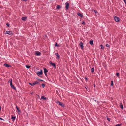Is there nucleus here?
I'll use <instances>...</instances> for the list:
<instances>
[{"label":"nucleus","mask_w":126,"mask_h":126,"mask_svg":"<svg viewBox=\"0 0 126 126\" xmlns=\"http://www.w3.org/2000/svg\"><path fill=\"white\" fill-rule=\"evenodd\" d=\"M60 8H61V6H60L59 5H58L57 6L56 8L57 9H59Z\"/></svg>","instance_id":"obj_22"},{"label":"nucleus","mask_w":126,"mask_h":126,"mask_svg":"<svg viewBox=\"0 0 126 126\" xmlns=\"http://www.w3.org/2000/svg\"><path fill=\"white\" fill-rule=\"evenodd\" d=\"M7 26H8L9 27V24L8 23H7L6 24Z\"/></svg>","instance_id":"obj_37"},{"label":"nucleus","mask_w":126,"mask_h":126,"mask_svg":"<svg viewBox=\"0 0 126 126\" xmlns=\"http://www.w3.org/2000/svg\"><path fill=\"white\" fill-rule=\"evenodd\" d=\"M123 1H124L125 3L126 4V0H123Z\"/></svg>","instance_id":"obj_39"},{"label":"nucleus","mask_w":126,"mask_h":126,"mask_svg":"<svg viewBox=\"0 0 126 126\" xmlns=\"http://www.w3.org/2000/svg\"><path fill=\"white\" fill-rule=\"evenodd\" d=\"M16 108L17 110H18V112H20V110L19 109V108L17 107V105H16Z\"/></svg>","instance_id":"obj_16"},{"label":"nucleus","mask_w":126,"mask_h":126,"mask_svg":"<svg viewBox=\"0 0 126 126\" xmlns=\"http://www.w3.org/2000/svg\"><path fill=\"white\" fill-rule=\"evenodd\" d=\"M10 85L11 88L14 90L16 89V88L14 85H13L12 83V79H11V80L10 82Z\"/></svg>","instance_id":"obj_2"},{"label":"nucleus","mask_w":126,"mask_h":126,"mask_svg":"<svg viewBox=\"0 0 126 126\" xmlns=\"http://www.w3.org/2000/svg\"><path fill=\"white\" fill-rule=\"evenodd\" d=\"M1 110V107L0 106V110Z\"/></svg>","instance_id":"obj_45"},{"label":"nucleus","mask_w":126,"mask_h":126,"mask_svg":"<svg viewBox=\"0 0 126 126\" xmlns=\"http://www.w3.org/2000/svg\"><path fill=\"white\" fill-rule=\"evenodd\" d=\"M77 15L79 16H80L81 17H82L83 15L82 14L80 13L79 12H78L77 13Z\"/></svg>","instance_id":"obj_8"},{"label":"nucleus","mask_w":126,"mask_h":126,"mask_svg":"<svg viewBox=\"0 0 126 126\" xmlns=\"http://www.w3.org/2000/svg\"><path fill=\"white\" fill-rule=\"evenodd\" d=\"M42 85V86L43 87V88H44V87L45 86V84H42V85Z\"/></svg>","instance_id":"obj_32"},{"label":"nucleus","mask_w":126,"mask_h":126,"mask_svg":"<svg viewBox=\"0 0 126 126\" xmlns=\"http://www.w3.org/2000/svg\"><path fill=\"white\" fill-rule=\"evenodd\" d=\"M82 24H85V22L84 21H82Z\"/></svg>","instance_id":"obj_35"},{"label":"nucleus","mask_w":126,"mask_h":126,"mask_svg":"<svg viewBox=\"0 0 126 126\" xmlns=\"http://www.w3.org/2000/svg\"><path fill=\"white\" fill-rule=\"evenodd\" d=\"M120 108L123 109V104L122 103H120Z\"/></svg>","instance_id":"obj_14"},{"label":"nucleus","mask_w":126,"mask_h":126,"mask_svg":"<svg viewBox=\"0 0 126 126\" xmlns=\"http://www.w3.org/2000/svg\"><path fill=\"white\" fill-rule=\"evenodd\" d=\"M23 1H26L27 0H22Z\"/></svg>","instance_id":"obj_44"},{"label":"nucleus","mask_w":126,"mask_h":126,"mask_svg":"<svg viewBox=\"0 0 126 126\" xmlns=\"http://www.w3.org/2000/svg\"><path fill=\"white\" fill-rule=\"evenodd\" d=\"M85 79L86 80H88V78H87L86 77H85Z\"/></svg>","instance_id":"obj_38"},{"label":"nucleus","mask_w":126,"mask_h":126,"mask_svg":"<svg viewBox=\"0 0 126 126\" xmlns=\"http://www.w3.org/2000/svg\"><path fill=\"white\" fill-rule=\"evenodd\" d=\"M37 73L38 76L40 77H41V75L43 74L42 70H41L40 71L38 72Z\"/></svg>","instance_id":"obj_3"},{"label":"nucleus","mask_w":126,"mask_h":126,"mask_svg":"<svg viewBox=\"0 0 126 126\" xmlns=\"http://www.w3.org/2000/svg\"><path fill=\"white\" fill-rule=\"evenodd\" d=\"M10 31H7L6 32V34H8L10 32Z\"/></svg>","instance_id":"obj_24"},{"label":"nucleus","mask_w":126,"mask_h":126,"mask_svg":"<svg viewBox=\"0 0 126 126\" xmlns=\"http://www.w3.org/2000/svg\"><path fill=\"white\" fill-rule=\"evenodd\" d=\"M41 53L39 51H38L37 52H36L35 53V54L37 56H39L41 54Z\"/></svg>","instance_id":"obj_9"},{"label":"nucleus","mask_w":126,"mask_h":126,"mask_svg":"<svg viewBox=\"0 0 126 126\" xmlns=\"http://www.w3.org/2000/svg\"><path fill=\"white\" fill-rule=\"evenodd\" d=\"M8 34L10 35H12V32L11 31H10V32Z\"/></svg>","instance_id":"obj_26"},{"label":"nucleus","mask_w":126,"mask_h":126,"mask_svg":"<svg viewBox=\"0 0 126 126\" xmlns=\"http://www.w3.org/2000/svg\"><path fill=\"white\" fill-rule=\"evenodd\" d=\"M49 63L51 64L55 68H56V66L55 64L54 63H52L51 61L49 62Z\"/></svg>","instance_id":"obj_6"},{"label":"nucleus","mask_w":126,"mask_h":126,"mask_svg":"<svg viewBox=\"0 0 126 126\" xmlns=\"http://www.w3.org/2000/svg\"><path fill=\"white\" fill-rule=\"evenodd\" d=\"M65 8L66 9H68L69 6V3L67 2H66L65 3Z\"/></svg>","instance_id":"obj_5"},{"label":"nucleus","mask_w":126,"mask_h":126,"mask_svg":"<svg viewBox=\"0 0 126 126\" xmlns=\"http://www.w3.org/2000/svg\"><path fill=\"white\" fill-rule=\"evenodd\" d=\"M113 16L114 20L116 22H119L120 21V19L119 17H116L115 16Z\"/></svg>","instance_id":"obj_1"},{"label":"nucleus","mask_w":126,"mask_h":126,"mask_svg":"<svg viewBox=\"0 0 126 126\" xmlns=\"http://www.w3.org/2000/svg\"><path fill=\"white\" fill-rule=\"evenodd\" d=\"M44 73H47L48 72V70L46 68L44 69Z\"/></svg>","instance_id":"obj_15"},{"label":"nucleus","mask_w":126,"mask_h":126,"mask_svg":"<svg viewBox=\"0 0 126 126\" xmlns=\"http://www.w3.org/2000/svg\"><path fill=\"white\" fill-rule=\"evenodd\" d=\"M113 81H111V86H112L113 85Z\"/></svg>","instance_id":"obj_36"},{"label":"nucleus","mask_w":126,"mask_h":126,"mask_svg":"<svg viewBox=\"0 0 126 126\" xmlns=\"http://www.w3.org/2000/svg\"><path fill=\"white\" fill-rule=\"evenodd\" d=\"M107 119L108 120V121H110L111 120L110 118L107 117Z\"/></svg>","instance_id":"obj_27"},{"label":"nucleus","mask_w":126,"mask_h":126,"mask_svg":"<svg viewBox=\"0 0 126 126\" xmlns=\"http://www.w3.org/2000/svg\"><path fill=\"white\" fill-rule=\"evenodd\" d=\"M93 40H91L90 42V44L91 45H92L93 44Z\"/></svg>","instance_id":"obj_19"},{"label":"nucleus","mask_w":126,"mask_h":126,"mask_svg":"<svg viewBox=\"0 0 126 126\" xmlns=\"http://www.w3.org/2000/svg\"><path fill=\"white\" fill-rule=\"evenodd\" d=\"M34 82L36 84H38L39 83V82H38L37 81H35Z\"/></svg>","instance_id":"obj_28"},{"label":"nucleus","mask_w":126,"mask_h":126,"mask_svg":"<svg viewBox=\"0 0 126 126\" xmlns=\"http://www.w3.org/2000/svg\"><path fill=\"white\" fill-rule=\"evenodd\" d=\"M100 47H101V49H104V46H103V45H102V44L101 45Z\"/></svg>","instance_id":"obj_21"},{"label":"nucleus","mask_w":126,"mask_h":126,"mask_svg":"<svg viewBox=\"0 0 126 126\" xmlns=\"http://www.w3.org/2000/svg\"><path fill=\"white\" fill-rule=\"evenodd\" d=\"M11 80V79H10L9 80V81L8 82V83H9V82L10 83Z\"/></svg>","instance_id":"obj_42"},{"label":"nucleus","mask_w":126,"mask_h":126,"mask_svg":"<svg viewBox=\"0 0 126 126\" xmlns=\"http://www.w3.org/2000/svg\"><path fill=\"white\" fill-rule=\"evenodd\" d=\"M116 75L117 76H118L119 75V73H117L116 74Z\"/></svg>","instance_id":"obj_33"},{"label":"nucleus","mask_w":126,"mask_h":126,"mask_svg":"<svg viewBox=\"0 0 126 126\" xmlns=\"http://www.w3.org/2000/svg\"><path fill=\"white\" fill-rule=\"evenodd\" d=\"M33 86L36 84H35V83L34 82V83H33Z\"/></svg>","instance_id":"obj_43"},{"label":"nucleus","mask_w":126,"mask_h":126,"mask_svg":"<svg viewBox=\"0 0 126 126\" xmlns=\"http://www.w3.org/2000/svg\"><path fill=\"white\" fill-rule=\"evenodd\" d=\"M94 86H95V85L94 84Z\"/></svg>","instance_id":"obj_46"},{"label":"nucleus","mask_w":126,"mask_h":126,"mask_svg":"<svg viewBox=\"0 0 126 126\" xmlns=\"http://www.w3.org/2000/svg\"><path fill=\"white\" fill-rule=\"evenodd\" d=\"M4 65L6 67H9L11 66L9 65L7 63H5L4 64Z\"/></svg>","instance_id":"obj_11"},{"label":"nucleus","mask_w":126,"mask_h":126,"mask_svg":"<svg viewBox=\"0 0 126 126\" xmlns=\"http://www.w3.org/2000/svg\"><path fill=\"white\" fill-rule=\"evenodd\" d=\"M41 99H42L46 100V97H44L43 96L41 97Z\"/></svg>","instance_id":"obj_18"},{"label":"nucleus","mask_w":126,"mask_h":126,"mask_svg":"<svg viewBox=\"0 0 126 126\" xmlns=\"http://www.w3.org/2000/svg\"><path fill=\"white\" fill-rule=\"evenodd\" d=\"M121 124H117L116 125V126H121Z\"/></svg>","instance_id":"obj_31"},{"label":"nucleus","mask_w":126,"mask_h":126,"mask_svg":"<svg viewBox=\"0 0 126 126\" xmlns=\"http://www.w3.org/2000/svg\"><path fill=\"white\" fill-rule=\"evenodd\" d=\"M93 12L95 13H97V12L96 10H94Z\"/></svg>","instance_id":"obj_34"},{"label":"nucleus","mask_w":126,"mask_h":126,"mask_svg":"<svg viewBox=\"0 0 126 126\" xmlns=\"http://www.w3.org/2000/svg\"><path fill=\"white\" fill-rule=\"evenodd\" d=\"M29 85H31V86H33V83H29Z\"/></svg>","instance_id":"obj_29"},{"label":"nucleus","mask_w":126,"mask_h":126,"mask_svg":"<svg viewBox=\"0 0 126 126\" xmlns=\"http://www.w3.org/2000/svg\"><path fill=\"white\" fill-rule=\"evenodd\" d=\"M41 80V81H42V80Z\"/></svg>","instance_id":"obj_48"},{"label":"nucleus","mask_w":126,"mask_h":126,"mask_svg":"<svg viewBox=\"0 0 126 126\" xmlns=\"http://www.w3.org/2000/svg\"><path fill=\"white\" fill-rule=\"evenodd\" d=\"M83 43L82 42H80L79 45L82 49H83L84 46H83Z\"/></svg>","instance_id":"obj_4"},{"label":"nucleus","mask_w":126,"mask_h":126,"mask_svg":"<svg viewBox=\"0 0 126 126\" xmlns=\"http://www.w3.org/2000/svg\"><path fill=\"white\" fill-rule=\"evenodd\" d=\"M26 67L27 68L29 69V68L30 67V66L29 65H26Z\"/></svg>","instance_id":"obj_23"},{"label":"nucleus","mask_w":126,"mask_h":126,"mask_svg":"<svg viewBox=\"0 0 126 126\" xmlns=\"http://www.w3.org/2000/svg\"><path fill=\"white\" fill-rule=\"evenodd\" d=\"M61 102H60L59 101H57L56 102V103L58 104H59V105L61 103Z\"/></svg>","instance_id":"obj_25"},{"label":"nucleus","mask_w":126,"mask_h":126,"mask_svg":"<svg viewBox=\"0 0 126 126\" xmlns=\"http://www.w3.org/2000/svg\"><path fill=\"white\" fill-rule=\"evenodd\" d=\"M94 68L93 67L91 69V72L92 73L94 71Z\"/></svg>","instance_id":"obj_17"},{"label":"nucleus","mask_w":126,"mask_h":126,"mask_svg":"<svg viewBox=\"0 0 126 126\" xmlns=\"http://www.w3.org/2000/svg\"><path fill=\"white\" fill-rule=\"evenodd\" d=\"M45 73V75L46 76H47V73Z\"/></svg>","instance_id":"obj_40"},{"label":"nucleus","mask_w":126,"mask_h":126,"mask_svg":"<svg viewBox=\"0 0 126 126\" xmlns=\"http://www.w3.org/2000/svg\"><path fill=\"white\" fill-rule=\"evenodd\" d=\"M27 18V17H22V19L24 21Z\"/></svg>","instance_id":"obj_13"},{"label":"nucleus","mask_w":126,"mask_h":126,"mask_svg":"<svg viewBox=\"0 0 126 126\" xmlns=\"http://www.w3.org/2000/svg\"><path fill=\"white\" fill-rule=\"evenodd\" d=\"M94 101H96V100H94Z\"/></svg>","instance_id":"obj_47"},{"label":"nucleus","mask_w":126,"mask_h":126,"mask_svg":"<svg viewBox=\"0 0 126 126\" xmlns=\"http://www.w3.org/2000/svg\"><path fill=\"white\" fill-rule=\"evenodd\" d=\"M55 46L56 47L57 46L59 47V45H58L57 43L56 42L55 43Z\"/></svg>","instance_id":"obj_20"},{"label":"nucleus","mask_w":126,"mask_h":126,"mask_svg":"<svg viewBox=\"0 0 126 126\" xmlns=\"http://www.w3.org/2000/svg\"><path fill=\"white\" fill-rule=\"evenodd\" d=\"M0 120H3V119L1 118H0Z\"/></svg>","instance_id":"obj_41"},{"label":"nucleus","mask_w":126,"mask_h":126,"mask_svg":"<svg viewBox=\"0 0 126 126\" xmlns=\"http://www.w3.org/2000/svg\"><path fill=\"white\" fill-rule=\"evenodd\" d=\"M62 107H64V105L63 103L61 102L59 104Z\"/></svg>","instance_id":"obj_12"},{"label":"nucleus","mask_w":126,"mask_h":126,"mask_svg":"<svg viewBox=\"0 0 126 126\" xmlns=\"http://www.w3.org/2000/svg\"><path fill=\"white\" fill-rule=\"evenodd\" d=\"M106 46L107 47H109L110 46L108 44H106Z\"/></svg>","instance_id":"obj_30"},{"label":"nucleus","mask_w":126,"mask_h":126,"mask_svg":"<svg viewBox=\"0 0 126 126\" xmlns=\"http://www.w3.org/2000/svg\"><path fill=\"white\" fill-rule=\"evenodd\" d=\"M16 117L14 116L13 115H12L11 117V119L12 121H14L16 119Z\"/></svg>","instance_id":"obj_10"},{"label":"nucleus","mask_w":126,"mask_h":126,"mask_svg":"<svg viewBox=\"0 0 126 126\" xmlns=\"http://www.w3.org/2000/svg\"><path fill=\"white\" fill-rule=\"evenodd\" d=\"M55 55L57 56L56 59H58L60 58V56L59 54H58V53H55Z\"/></svg>","instance_id":"obj_7"}]
</instances>
